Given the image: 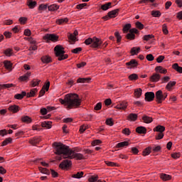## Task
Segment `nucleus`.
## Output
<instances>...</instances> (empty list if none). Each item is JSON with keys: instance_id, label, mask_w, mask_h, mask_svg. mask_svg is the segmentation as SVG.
Wrapping results in <instances>:
<instances>
[{"instance_id": "33", "label": "nucleus", "mask_w": 182, "mask_h": 182, "mask_svg": "<svg viewBox=\"0 0 182 182\" xmlns=\"http://www.w3.org/2000/svg\"><path fill=\"white\" fill-rule=\"evenodd\" d=\"M151 15L154 18H160L161 16V12L159 10H153L151 11Z\"/></svg>"}, {"instance_id": "12", "label": "nucleus", "mask_w": 182, "mask_h": 182, "mask_svg": "<svg viewBox=\"0 0 182 182\" xmlns=\"http://www.w3.org/2000/svg\"><path fill=\"white\" fill-rule=\"evenodd\" d=\"M3 64L5 69H6L7 70H12V67L14 66V64L12 63V62H11V60H6L3 62Z\"/></svg>"}, {"instance_id": "31", "label": "nucleus", "mask_w": 182, "mask_h": 182, "mask_svg": "<svg viewBox=\"0 0 182 182\" xmlns=\"http://www.w3.org/2000/svg\"><path fill=\"white\" fill-rule=\"evenodd\" d=\"M172 69L176 70L178 73H182V67L178 65V63H174L172 65Z\"/></svg>"}, {"instance_id": "46", "label": "nucleus", "mask_w": 182, "mask_h": 182, "mask_svg": "<svg viewBox=\"0 0 182 182\" xmlns=\"http://www.w3.org/2000/svg\"><path fill=\"white\" fill-rule=\"evenodd\" d=\"M59 9V5L58 4H52L50 6H48V11H58Z\"/></svg>"}, {"instance_id": "49", "label": "nucleus", "mask_w": 182, "mask_h": 182, "mask_svg": "<svg viewBox=\"0 0 182 182\" xmlns=\"http://www.w3.org/2000/svg\"><path fill=\"white\" fill-rule=\"evenodd\" d=\"M110 6H112V3L108 2L105 4L102 5L101 9H102V11H107V9L110 8Z\"/></svg>"}, {"instance_id": "50", "label": "nucleus", "mask_w": 182, "mask_h": 182, "mask_svg": "<svg viewBox=\"0 0 182 182\" xmlns=\"http://www.w3.org/2000/svg\"><path fill=\"white\" fill-rule=\"evenodd\" d=\"M135 26L137 29H139V31L144 29V25L143 23H141V22H140V21H136L135 23Z\"/></svg>"}, {"instance_id": "4", "label": "nucleus", "mask_w": 182, "mask_h": 182, "mask_svg": "<svg viewBox=\"0 0 182 182\" xmlns=\"http://www.w3.org/2000/svg\"><path fill=\"white\" fill-rule=\"evenodd\" d=\"M43 41L46 42V43H49V42H58L59 41V36L55 33H47L44 36H43Z\"/></svg>"}, {"instance_id": "26", "label": "nucleus", "mask_w": 182, "mask_h": 182, "mask_svg": "<svg viewBox=\"0 0 182 182\" xmlns=\"http://www.w3.org/2000/svg\"><path fill=\"white\" fill-rule=\"evenodd\" d=\"M165 130L166 127L163 125H158L154 128V132H157L158 133H163Z\"/></svg>"}, {"instance_id": "51", "label": "nucleus", "mask_w": 182, "mask_h": 182, "mask_svg": "<svg viewBox=\"0 0 182 182\" xmlns=\"http://www.w3.org/2000/svg\"><path fill=\"white\" fill-rule=\"evenodd\" d=\"M150 153H151V147L149 146L143 151L142 155L143 156H149V154H150Z\"/></svg>"}, {"instance_id": "18", "label": "nucleus", "mask_w": 182, "mask_h": 182, "mask_svg": "<svg viewBox=\"0 0 182 182\" xmlns=\"http://www.w3.org/2000/svg\"><path fill=\"white\" fill-rule=\"evenodd\" d=\"M120 11L119 9H116L114 10H112L109 12H108V16H109V18H116V16H117V15H119V12Z\"/></svg>"}, {"instance_id": "52", "label": "nucleus", "mask_w": 182, "mask_h": 182, "mask_svg": "<svg viewBox=\"0 0 182 182\" xmlns=\"http://www.w3.org/2000/svg\"><path fill=\"white\" fill-rule=\"evenodd\" d=\"M49 87H50V82L46 81L45 84L43 85L42 89L48 92L49 90Z\"/></svg>"}, {"instance_id": "48", "label": "nucleus", "mask_w": 182, "mask_h": 182, "mask_svg": "<svg viewBox=\"0 0 182 182\" xmlns=\"http://www.w3.org/2000/svg\"><path fill=\"white\" fill-rule=\"evenodd\" d=\"M39 83H41V80L33 79L31 82V85L32 86V87H35L36 86H38Z\"/></svg>"}, {"instance_id": "42", "label": "nucleus", "mask_w": 182, "mask_h": 182, "mask_svg": "<svg viewBox=\"0 0 182 182\" xmlns=\"http://www.w3.org/2000/svg\"><path fill=\"white\" fill-rule=\"evenodd\" d=\"M85 173L83 171L77 172L75 174L72 175L73 178H82Z\"/></svg>"}, {"instance_id": "23", "label": "nucleus", "mask_w": 182, "mask_h": 182, "mask_svg": "<svg viewBox=\"0 0 182 182\" xmlns=\"http://www.w3.org/2000/svg\"><path fill=\"white\" fill-rule=\"evenodd\" d=\"M21 122L26 123V124H30V123H32V118L29 116H23L21 117Z\"/></svg>"}, {"instance_id": "7", "label": "nucleus", "mask_w": 182, "mask_h": 182, "mask_svg": "<svg viewBox=\"0 0 182 182\" xmlns=\"http://www.w3.org/2000/svg\"><path fill=\"white\" fill-rule=\"evenodd\" d=\"M72 166V161L69 159H65L63 161L60 165L59 168H61L62 170H65V168H69Z\"/></svg>"}, {"instance_id": "36", "label": "nucleus", "mask_w": 182, "mask_h": 182, "mask_svg": "<svg viewBox=\"0 0 182 182\" xmlns=\"http://www.w3.org/2000/svg\"><path fill=\"white\" fill-rule=\"evenodd\" d=\"M140 52V47H134L131 49V54L132 56H134V55H137Z\"/></svg>"}, {"instance_id": "15", "label": "nucleus", "mask_w": 182, "mask_h": 182, "mask_svg": "<svg viewBox=\"0 0 182 182\" xmlns=\"http://www.w3.org/2000/svg\"><path fill=\"white\" fill-rule=\"evenodd\" d=\"M136 133L138 134H146L147 133V129L145 127H137L135 129Z\"/></svg>"}, {"instance_id": "8", "label": "nucleus", "mask_w": 182, "mask_h": 182, "mask_svg": "<svg viewBox=\"0 0 182 182\" xmlns=\"http://www.w3.org/2000/svg\"><path fill=\"white\" fill-rule=\"evenodd\" d=\"M126 66H130L128 69H134L139 66V63L136 59H132L129 62L126 63Z\"/></svg>"}, {"instance_id": "14", "label": "nucleus", "mask_w": 182, "mask_h": 182, "mask_svg": "<svg viewBox=\"0 0 182 182\" xmlns=\"http://www.w3.org/2000/svg\"><path fill=\"white\" fill-rule=\"evenodd\" d=\"M115 109H118L119 110H126V109H127V102H122L120 104L115 106Z\"/></svg>"}, {"instance_id": "5", "label": "nucleus", "mask_w": 182, "mask_h": 182, "mask_svg": "<svg viewBox=\"0 0 182 182\" xmlns=\"http://www.w3.org/2000/svg\"><path fill=\"white\" fill-rule=\"evenodd\" d=\"M70 160L73 159H76V160H86V157L83 155V154L76 153L75 151H72L70 152V156H67Z\"/></svg>"}, {"instance_id": "38", "label": "nucleus", "mask_w": 182, "mask_h": 182, "mask_svg": "<svg viewBox=\"0 0 182 182\" xmlns=\"http://www.w3.org/2000/svg\"><path fill=\"white\" fill-rule=\"evenodd\" d=\"M68 22H69V19H68V18L57 19L55 21L57 25H62L63 23H66Z\"/></svg>"}, {"instance_id": "32", "label": "nucleus", "mask_w": 182, "mask_h": 182, "mask_svg": "<svg viewBox=\"0 0 182 182\" xmlns=\"http://www.w3.org/2000/svg\"><path fill=\"white\" fill-rule=\"evenodd\" d=\"M41 60L43 63H50V62H52V58L48 55H45L41 57Z\"/></svg>"}, {"instance_id": "45", "label": "nucleus", "mask_w": 182, "mask_h": 182, "mask_svg": "<svg viewBox=\"0 0 182 182\" xmlns=\"http://www.w3.org/2000/svg\"><path fill=\"white\" fill-rule=\"evenodd\" d=\"M126 38L129 40V41H134V39H136V35L133 34L132 33L129 32V33H127L126 35Z\"/></svg>"}, {"instance_id": "44", "label": "nucleus", "mask_w": 182, "mask_h": 182, "mask_svg": "<svg viewBox=\"0 0 182 182\" xmlns=\"http://www.w3.org/2000/svg\"><path fill=\"white\" fill-rule=\"evenodd\" d=\"M130 29H132V24L131 23L125 24L123 28L124 33H127V32H129V31H130Z\"/></svg>"}, {"instance_id": "24", "label": "nucleus", "mask_w": 182, "mask_h": 182, "mask_svg": "<svg viewBox=\"0 0 182 182\" xmlns=\"http://www.w3.org/2000/svg\"><path fill=\"white\" fill-rule=\"evenodd\" d=\"M177 82L176 81H170L169 82H168V84L166 86V90H168V92H171L173 87H174V85Z\"/></svg>"}, {"instance_id": "43", "label": "nucleus", "mask_w": 182, "mask_h": 182, "mask_svg": "<svg viewBox=\"0 0 182 182\" xmlns=\"http://www.w3.org/2000/svg\"><path fill=\"white\" fill-rule=\"evenodd\" d=\"M11 87H15V85H14V84L0 85V89H9Z\"/></svg>"}, {"instance_id": "61", "label": "nucleus", "mask_w": 182, "mask_h": 182, "mask_svg": "<svg viewBox=\"0 0 182 182\" xmlns=\"http://www.w3.org/2000/svg\"><path fill=\"white\" fill-rule=\"evenodd\" d=\"M93 43V38H88L87 39H85L84 43L87 46H89V45H92V43Z\"/></svg>"}, {"instance_id": "60", "label": "nucleus", "mask_w": 182, "mask_h": 182, "mask_svg": "<svg viewBox=\"0 0 182 182\" xmlns=\"http://www.w3.org/2000/svg\"><path fill=\"white\" fill-rule=\"evenodd\" d=\"M171 157L172 159H180V157H181V154H180V152H175L173 154H171Z\"/></svg>"}, {"instance_id": "53", "label": "nucleus", "mask_w": 182, "mask_h": 182, "mask_svg": "<svg viewBox=\"0 0 182 182\" xmlns=\"http://www.w3.org/2000/svg\"><path fill=\"white\" fill-rule=\"evenodd\" d=\"M129 80H137V79H139V75L136 73L134 74H131L129 77H128Z\"/></svg>"}, {"instance_id": "3", "label": "nucleus", "mask_w": 182, "mask_h": 182, "mask_svg": "<svg viewBox=\"0 0 182 182\" xmlns=\"http://www.w3.org/2000/svg\"><path fill=\"white\" fill-rule=\"evenodd\" d=\"M54 52L58 60H65L69 58V55L65 54V48L60 45H58L54 48Z\"/></svg>"}, {"instance_id": "57", "label": "nucleus", "mask_w": 182, "mask_h": 182, "mask_svg": "<svg viewBox=\"0 0 182 182\" xmlns=\"http://www.w3.org/2000/svg\"><path fill=\"white\" fill-rule=\"evenodd\" d=\"M162 32L164 35H168V29L167 28V24L166 23L163 24Z\"/></svg>"}, {"instance_id": "19", "label": "nucleus", "mask_w": 182, "mask_h": 182, "mask_svg": "<svg viewBox=\"0 0 182 182\" xmlns=\"http://www.w3.org/2000/svg\"><path fill=\"white\" fill-rule=\"evenodd\" d=\"M77 35H79V32L77 31V30H75L73 34L69 33L68 38V39H70V41H73V42H75V41H76V36H77Z\"/></svg>"}, {"instance_id": "54", "label": "nucleus", "mask_w": 182, "mask_h": 182, "mask_svg": "<svg viewBox=\"0 0 182 182\" xmlns=\"http://www.w3.org/2000/svg\"><path fill=\"white\" fill-rule=\"evenodd\" d=\"M150 39H154V35L148 34V35L144 36L143 37V41H150Z\"/></svg>"}, {"instance_id": "55", "label": "nucleus", "mask_w": 182, "mask_h": 182, "mask_svg": "<svg viewBox=\"0 0 182 182\" xmlns=\"http://www.w3.org/2000/svg\"><path fill=\"white\" fill-rule=\"evenodd\" d=\"M114 36L117 38V43H120V42H122V36H120V33L116 31L114 33Z\"/></svg>"}, {"instance_id": "16", "label": "nucleus", "mask_w": 182, "mask_h": 182, "mask_svg": "<svg viewBox=\"0 0 182 182\" xmlns=\"http://www.w3.org/2000/svg\"><path fill=\"white\" fill-rule=\"evenodd\" d=\"M19 110H21V107H19V106L16 105H11L9 107V111L11 112V113H18Z\"/></svg>"}, {"instance_id": "28", "label": "nucleus", "mask_w": 182, "mask_h": 182, "mask_svg": "<svg viewBox=\"0 0 182 182\" xmlns=\"http://www.w3.org/2000/svg\"><path fill=\"white\" fill-rule=\"evenodd\" d=\"M25 96H26V92L22 91L21 94L15 95L14 99H16L17 100H22Z\"/></svg>"}, {"instance_id": "10", "label": "nucleus", "mask_w": 182, "mask_h": 182, "mask_svg": "<svg viewBox=\"0 0 182 182\" xmlns=\"http://www.w3.org/2000/svg\"><path fill=\"white\" fill-rule=\"evenodd\" d=\"M154 92H148L145 93V101L146 102H153L154 100Z\"/></svg>"}, {"instance_id": "37", "label": "nucleus", "mask_w": 182, "mask_h": 182, "mask_svg": "<svg viewBox=\"0 0 182 182\" xmlns=\"http://www.w3.org/2000/svg\"><path fill=\"white\" fill-rule=\"evenodd\" d=\"M38 170L41 173H42V174H47V175L50 174V171H49V169L46 168H43L41 166H39Z\"/></svg>"}, {"instance_id": "20", "label": "nucleus", "mask_w": 182, "mask_h": 182, "mask_svg": "<svg viewBox=\"0 0 182 182\" xmlns=\"http://www.w3.org/2000/svg\"><path fill=\"white\" fill-rule=\"evenodd\" d=\"M27 6H28L29 9H33L38 3L36 1L28 0L26 2Z\"/></svg>"}, {"instance_id": "17", "label": "nucleus", "mask_w": 182, "mask_h": 182, "mask_svg": "<svg viewBox=\"0 0 182 182\" xmlns=\"http://www.w3.org/2000/svg\"><path fill=\"white\" fill-rule=\"evenodd\" d=\"M139 117V115L137 114L131 113L127 116V120L129 122H136Z\"/></svg>"}, {"instance_id": "11", "label": "nucleus", "mask_w": 182, "mask_h": 182, "mask_svg": "<svg viewBox=\"0 0 182 182\" xmlns=\"http://www.w3.org/2000/svg\"><path fill=\"white\" fill-rule=\"evenodd\" d=\"M160 74L154 73L150 77L149 82H151L152 83H156L159 82V80H160Z\"/></svg>"}, {"instance_id": "29", "label": "nucleus", "mask_w": 182, "mask_h": 182, "mask_svg": "<svg viewBox=\"0 0 182 182\" xmlns=\"http://www.w3.org/2000/svg\"><path fill=\"white\" fill-rule=\"evenodd\" d=\"M36 92H38V90L36 88L31 89L29 92H28L26 96V97H35V95H36Z\"/></svg>"}, {"instance_id": "47", "label": "nucleus", "mask_w": 182, "mask_h": 182, "mask_svg": "<svg viewBox=\"0 0 182 182\" xmlns=\"http://www.w3.org/2000/svg\"><path fill=\"white\" fill-rule=\"evenodd\" d=\"M89 80H92V78H78L77 80V83H86L87 82H89Z\"/></svg>"}, {"instance_id": "25", "label": "nucleus", "mask_w": 182, "mask_h": 182, "mask_svg": "<svg viewBox=\"0 0 182 182\" xmlns=\"http://www.w3.org/2000/svg\"><path fill=\"white\" fill-rule=\"evenodd\" d=\"M41 142V138L38 136H35L33 139L29 140L30 144H32V146H36V144H38V143Z\"/></svg>"}, {"instance_id": "56", "label": "nucleus", "mask_w": 182, "mask_h": 182, "mask_svg": "<svg viewBox=\"0 0 182 182\" xmlns=\"http://www.w3.org/2000/svg\"><path fill=\"white\" fill-rule=\"evenodd\" d=\"M99 180V176H92L88 178L89 182H97Z\"/></svg>"}, {"instance_id": "41", "label": "nucleus", "mask_w": 182, "mask_h": 182, "mask_svg": "<svg viewBox=\"0 0 182 182\" xmlns=\"http://www.w3.org/2000/svg\"><path fill=\"white\" fill-rule=\"evenodd\" d=\"M105 164L108 166V167H119V164L117 163L109 161H105Z\"/></svg>"}, {"instance_id": "39", "label": "nucleus", "mask_w": 182, "mask_h": 182, "mask_svg": "<svg viewBox=\"0 0 182 182\" xmlns=\"http://www.w3.org/2000/svg\"><path fill=\"white\" fill-rule=\"evenodd\" d=\"M41 127H46V129H51L52 122H43L41 123Z\"/></svg>"}, {"instance_id": "40", "label": "nucleus", "mask_w": 182, "mask_h": 182, "mask_svg": "<svg viewBox=\"0 0 182 182\" xmlns=\"http://www.w3.org/2000/svg\"><path fill=\"white\" fill-rule=\"evenodd\" d=\"M10 143H12V138H11V137L6 138V139L1 143V147H4V146H8V144H10Z\"/></svg>"}, {"instance_id": "63", "label": "nucleus", "mask_w": 182, "mask_h": 182, "mask_svg": "<svg viewBox=\"0 0 182 182\" xmlns=\"http://www.w3.org/2000/svg\"><path fill=\"white\" fill-rule=\"evenodd\" d=\"M105 123L107 126H113L114 124L112 118L107 119Z\"/></svg>"}, {"instance_id": "22", "label": "nucleus", "mask_w": 182, "mask_h": 182, "mask_svg": "<svg viewBox=\"0 0 182 182\" xmlns=\"http://www.w3.org/2000/svg\"><path fill=\"white\" fill-rule=\"evenodd\" d=\"M127 146H129V141H124L118 143L115 146V149H123V147H127Z\"/></svg>"}, {"instance_id": "1", "label": "nucleus", "mask_w": 182, "mask_h": 182, "mask_svg": "<svg viewBox=\"0 0 182 182\" xmlns=\"http://www.w3.org/2000/svg\"><path fill=\"white\" fill-rule=\"evenodd\" d=\"M58 102L63 106H67L66 109H77L82 105V100L79 97V95L76 93H69L65 95L64 99L60 98Z\"/></svg>"}, {"instance_id": "21", "label": "nucleus", "mask_w": 182, "mask_h": 182, "mask_svg": "<svg viewBox=\"0 0 182 182\" xmlns=\"http://www.w3.org/2000/svg\"><path fill=\"white\" fill-rule=\"evenodd\" d=\"M142 120H143L144 123L149 124L153 122V117L147 116V115H144L142 117Z\"/></svg>"}, {"instance_id": "59", "label": "nucleus", "mask_w": 182, "mask_h": 182, "mask_svg": "<svg viewBox=\"0 0 182 182\" xmlns=\"http://www.w3.org/2000/svg\"><path fill=\"white\" fill-rule=\"evenodd\" d=\"M131 133L132 131L129 128H125L122 130V134H125V136H130Z\"/></svg>"}, {"instance_id": "35", "label": "nucleus", "mask_w": 182, "mask_h": 182, "mask_svg": "<svg viewBox=\"0 0 182 182\" xmlns=\"http://www.w3.org/2000/svg\"><path fill=\"white\" fill-rule=\"evenodd\" d=\"M160 178H161V180H163V181H168V180H170L171 178V176L167 175L166 173H161L160 175Z\"/></svg>"}, {"instance_id": "62", "label": "nucleus", "mask_w": 182, "mask_h": 182, "mask_svg": "<svg viewBox=\"0 0 182 182\" xmlns=\"http://www.w3.org/2000/svg\"><path fill=\"white\" fill-rule=\"evenodd\" d=\"M163 137H164V133L159 132V133H158L157 135H156L155 139H156V140H161V139H163Z\"/></svg>"}, {"instance_id": "58", "label": "nucleus", "mask_w": 182, "mask_h": 182, "mask_svg": "<svg viewBox=\"0 0 182 182\" xmlns=\"http://www.w3.org/2000/svg\"><path fill=\"white\" fill-rule=\"evenodd\" d=\"M89 129V125H81L80 127V133H85V131Z\"/></svg>"}, {"instance_id": "6", "label": "nucleus", "mask_w": 182, "mask_h": 182, "mask_svg": "<svg viewBox=\"0 0 182 182\" xmlns=\"http://www.w3.org/2000/svg\"><path fill=\"white\" fill-rule=\"evenodd\" d=\"M102 43L103 41L102 39L95 36L92 38V43L91 44L90 47L93 48H101L100 46H102Z\"/></svg>"}, {"instance_id": "34", "label": "nucleus", "mask_w": 182, "mask_h": 182, "mask_svg": "<svg viewBox=\"0 0 182 182\" xmlns=\"http://www.w3.org/2000/svg\"><path fill=\"white\" fill-rule=\"evenodd\" d=\"M141 93H143V90H141V88H137L134 90V95L137 99L141 96Z\"/></svg>"}, {"instance_id": "64", "label": "nucleus", "mask_w": 182, "mask_h": 182, "mask_svg": "<svg viewBox=\"0 0 182 182\" xmlns=\"http://www.w3.org/2000/svg\"><path fill=\"white\" fill-rule=\"evenodd\" d=\"M71 52L72 53H75V54L80 53V52H82V48L80 47L76 48L75 49H73Z\"/></svg>"}, {"instance_id": "13", "label": "nucleus", "mask_w": 182, "mask_h": 182, "mask_svg": "<svg viewBox=\"0 0 182 182\" xmlns=\"http://www.w3.org/2000/svg\"><path fill=\"white\" fill-rule=\"evenodd\" d=\"M31 72H27L25 75L20 76L18 80L21 82H28L29 80V77H31Z\"/></svg>"}, {"instance_id": "9", "label": "nucleus", "mask_w": 182, "mask_h": 182, "mask_svg": "<svg viewBox=\"0 0 182 182\" xmlns=\"http://www.w3.org/2000/svg\"><path fill=\"white\" fill-rule=\"evenodd\" d=\"M155 97L157 103H163V91L161 90H158L155 94Z\"/></svg>"}, {"instance_id": "27", "label": "nucleus", "mask_w": 182, "mask_h": 182, "mask_svg": "<svg viewBox=\"0 0 182 182\" xmlns=\"http://www.w3.org/2000/svg\"><path fill=\"white\" fill-rule=\"evenodd\" d=\"M3 53L5 55V56L11 58V56L14 55V50L12 48H7L4 50Z\"/></svg>"}, {"instance_id": "30", "label": "nucleus", "mask_w": 182, "mask_h": 182, "mask_svg": "<svg viewBox=\"0 0 182 182\" xmlns=\"http://www.w3.org/2000/svg\"><path fill=\"white\" fill-rule=\"evenodd\" d=\"M155 72H159V73L166 75V73H167V69L163 68L161 66H156L155 68Z\"/></svg>"}, {"instance_id": "2", "label": "nucleus", "mask_w": 182, "mask_h": 182, "mask_svg": "<svg viewBox=\"0 0 182 182\" xmlns=\"http://www.w3.org/2000/svg\"><path fill=\"white\" fill-rule=\"evenodd\" d=\"M55 150V154L58 156L63 155V159H69L68 156L70 155L72 150L69 149L68 146H66L61 142H54L53 144Z\"/></svg>"}]
</instances>
